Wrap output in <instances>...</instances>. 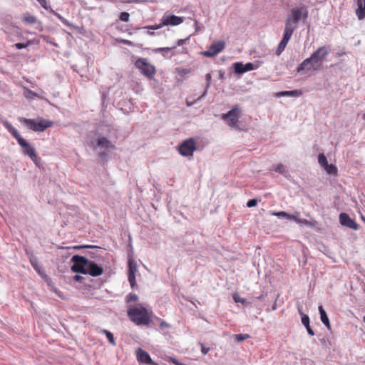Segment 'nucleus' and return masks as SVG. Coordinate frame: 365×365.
Here are the masks:
<instances>
[{
	"instance_id": "obj_30",
	"label": "nucleus",
	"mask_w": 365,
	"mask_h": 365,
	"mask_svg": "<svg viewBox=\"0 0 365 365\" xmlns=\"http://www.w3.org/2000/svg\"><path fill=\"white\" fill-rule=\"evenodd\" d=\"M31 43V41H28L26 43H16L14 45V46L17 49H22L26 48Z\"/></svg>"
},
{
	"instance_id": "obj_10",
	"label": "nucleus",
	"mask_w": 365,
	"mask_h": 365,
	"mask_svg": "<svg viewBox=\"0 0 365 365\" xmlns=\"http://www.w3.org/2000/svg\"><path fill=\"white\" fill-rule=\"evenodd\" d=\"M241 109L239 106H235L227 113L222 115L223 119L230 127H235L241 116Z\"/></svg>"
},
{
	"instance_id": "obj_9",
	"label": "nucleus",
	"mask_w": 365,
	"mask_h": 365,
	"mask_svg": "<svg viewBox=\"0 0 365 365\" xmlns=\"http://www.w3.org/2000/svg\"><path fill=\"white\" fill-rule=\"evenodd\" d=\"M330 52V47L329 46H323L319 47L310 56L312 60L319 66L322 69L323 63L326 61V58Z\"/></svg>"
},
{
	"instance_id": "obj_35",
	"label": "nucleus",
	"mask_w": 365,
	"mask_h": 365,
	"mask_svg": "<svg viewBox=\"0 0 365 365\" xmlns=\"http://www.w3.org/2000/svg\"><path fill=\"white\" fill-rule=\"evenodd\" d=\"M233 299L235 302H240L242 304H245L246 302V299L241 298L237 294H235L233 295Z\"/></svg>"
},
{
	"instance_id": "obj_37",
	"label": "nucleus",
	"mask_w": 365,
	"mask_h": 365,
	"mask_svg": "<svg viewBox=\"0 0 365 365\" xmlns=\"http://www.w3.org/2000/svg\"><path fill=\"white\" fill-rule=\"evenodd\" d=\"M244 67H245V73L255 69V66H254L253 63H247L245 64Z\"/></svg>"
},
{
	"instance_id": "obj_20",
	"label": "nucleus",
	"mask_w": 365,
	"mask_h": 365,
	"mask_svg": "<svg viewBox=\"0 0 365 365\" xmlns=\"http://www.w3.org/2000/svg\"><path fill=\"white\" fill-rule=\"evenodd\" d=\"M302 323L306 327L308 334L310 336H314V331H313V329L311 328V327L309 325V318L307 314H303V316L302 317Z\"/></svg>"
},
{
	"instance_id": "obj_5",
	"label": "nucleus",
	"mask_w": 365,
	"mask_h": 365,
	"mask_svg": "<svg viewBox=\"0 0 365 365\" xmlns=\"http://www.w3.org/2000/svg\"><path fill=\"white\" fill-rule=\"evenodd\" d=\"M19 120L28 128L35 132H43L48 128L53 125V121L43 118H38L36 120H34L21 117Z\"/></svg>"
},
{
	"instance_id": "obj_12",
	"label": "nucleus",
	"mask_w": 365,
	"mask_h": 365,
	"mask_svg": "<svg viewBox=\"0 0 365 365\" xmlns=\"http://www.w3.org/2000/svg\"><path fill=\"white\" fill-rule=\"evenodd\" d=\"M128 278L130 282V287L134 288L136 287L135 273L138 271L137 264L135 260L132 258L128 259Z\"/></svg>"
},
{
	"instance_id": "obj_49",
	"label": "nucleus",
	"mask_w": 365,
	"mask_h": 365,
	"mask_svg": "<svg viewBox=\"0 0 365 365\" xmlns=\"http://www.w3.org/2000/svg\"><path fill=\"white\" fill-rule=\"evenodd\" d=\"M210 78H211V75H210V73H207V74L206 75V79H207V81H209Z\"/></svg>"
},
{
	"instance_id": "obj_40",
	"label": "nucleus",
	"mask_w": 365,
	"mask_h": 365,
	"mask_svg": "<svg viewBox=\"0 0 365 365\" xmlns=\"http://www.w3.org/2000/svg\"><path fill=\"white\" fill-rule=\"evenodd\" d=\"M200 347H201V351L203 354H207L210 351V348L205 347L204 346V344L202 343L200 344Z\"/></svg>"
},
{
	"instance_id": "obj_38",
	"label": "nucleus",
	"mask_w": 365,
	"mask_h": 365,
	"mask_svg": "<svg viewBox=\"0 0 365 365\" xmlns=\"http://www.w3.org/2000/svg\"><path fill=\"white\" fill-rule=\"evenodd\" d=\"M257 204V200L256 199H252V200H250L247 203V206L248 207H255L256 206Z\"/></svg>"
},
{
	"instance_id": "obj_43",
	"label": "nucleus",
	"mask_w": 365,
	"mask_h": 365,
	"mask_svg": "<svg viewBox=\"0 0 365 365\" xmlns=\"http://www.w3.org/2000/svg\"><path fill=\"white\" fill-rule=\"evenodd\" d=\"M160 327L162 329H165V328H169L170 325L167 322L162 321V322H160Z\"/></svg>"
},
{
	"instance_id": "obj_50",
	"label": "nucleus",
	"mask_w": 365,
	"mask_h": 365,
	"mask_svg": "<svg viewBox=\"0 0 365 365\" xmlns=\"http://www.w3.org/2000/svg\"><path fill=\"white\" fill-rule=\"evenodd\" d=\"M299 309V314H300L302 315V316H303V314H304V313H302V308H301V307H299V309Z\"/></svg>"
},
{
	"instance_id": "obj_2",
	"label": "nucleus",
	"mask_w": 365,
	"mask_h": 365,
	"mask_svg": "<svg viewBox=\"0 0 365 365\" xmlns=\"http://www.w3.org/2000/svg\"><path fill=\"white\" fill-rule=\"evenodd\" d=\"M127 312L130 321L138 326H148L151 322L153 312L141 304L130 306Z\"/></svg>"
},
{
	"instance_id": "obj_13",
	"label": "nucleus",
	"mask_w": 365,
	"mask_h": 365,
	"mask_svg": "<svg viewBox=\"0 0 365 365\" xmlns=\"http://www.w3.org/2000/svg\"><path fill=\"white\" fill-rule=\"evenodd\" d=\"M184 21V17L177 16L173 14H165L161 19L163 26H178Z\"/></svg>"
},
{
	"instance_id": "obj_29",
	"label": "nucleus",
	"mask_w": 365,
	"mask_h": 365,
	"mask_svg": "<svg viewBox=\"0 0 365 365\" xmlns=\"http://www.w3.org/2000/svg\"><path fill=\"white\" fill-rule=\"evenodd\" d=\"M292 220H294L298 224H303V225H305L307 226H312V224L309 220H307L306 219L298 218L297 216H296V215H295V219H293Z\"/></svg>"
},
{
	"instance_id": "obj_46",
	"label": "nucleus",
	"mask_w": 365,
	"mask_h": 365,
	"mask_svg": "<svg viewBox=\"0 0 365 365\" xmlns=\"http://www.w3.org/2000/svg\"><path fill=\"white\" fill-rule=\"evenodd\" d=\"M91 247H93V246H91V245H84V246H76L74 247L75 249H81V248H91Z\"/></svg>"
},
{
	"instance_id": "obj_1",
	"label": "nucleus",
	"mask_w": 365,
	"mask_h": 365,
	"mask_svg": "<svg viewBox=\"0 0 365 365\" xmlns=\"http://www.w3.org/2000/svg\"><path fill=\"white\" fill-rule=\"evenodd\" d=\"M73 264L71 270L76 273L90 274L92 277H98L103 273V269L93 261L88 260L86 257L79 255H74L71 258Z\"/></svg>"
},
{
	"instance_id": "obj_51",
	"label": "nucleus",
	"mask_w": 365,
	"mask_h": 365,
	"mask_svg": "<svg viewBox=\"0 0 365 365\" xmlns=\"http://www.w3.org/2000/svg\"><path fill=\"white\" fill-rule=\"evenodd\" d=\"M80 278H81V277L78 275L75 276L76 280H79Z\"/></svg>"
},
{
	"instance_id": "obj_54",
	"label": "nucleus",
	"mask_w": 365,
	"mask_h": 365,
	"mask_svg": "<svg viewBox=\"0 0 365 365\" xmlns=\"http://www.w3.org/2000/svg\"><path fill=\"white\" fill-rule=\"evenodd\" d=\"M363 320H364V322L365 323V316L364 317Z\"/></svg>"
},
{
	"instance_id": "obj_39",
	"label": "nucleus",
	"mask_w": 365,
	"mask_h": 365,
	"mask_svg": "<svg viewBox=\"0 0 365 365\" xmlns=\"http://www.w3.org/2000/svg\"><path fill=\"white\" fill-rule=\"evenodd\" d=\"M275 96L280 97V96H289V91H282L279 93H277Z\"/></svg>"
},
{
	"instance_id": "obj_27",
	"label": "nucleus",
	"mask_w": 365,
	"mask_h": 365,
	"mask_svg": "<svg viewBox=\"0 0 365 365\" xmlns=\"http://www.w3.org/2000/svg\"><path fill=\"white\" fill-rule=\"evenodd\" d=\"M31 264L32 265V267H34V269L40 274V275H43V273L41 272V267L40 266L38 265V262L36 259H31Z\"/></svg>"
},
{
	"instance_id": "obj_21",
	"label": "nucleus",
	"mask_w": 365,
	"mask_h": 365,
	"mask_svg": "<svg viewBox=\"0 0 365 365\" xmlns=\"http://www.w3.org/2000/svg\"><path fill=\"white\" fill-rule=\"evenodd\" d=\"M22 21L24 23L28 24H34L36 23L37 19L36 16H34L33 15H31L29 14H26L24 16Z\"/></svg>"
},
{
	"instance_id": "obj_52",
	"label": "nucleus",
	"mask_w": 365,
	"mask_h": 365,
	"mask_svg": "<svg viewBox=\"0 0 365 365\" xmlns=\"http://www.w3.org/2000/svg\"><path fill=\"white\" fill-rule=\"evenodd\" d=\"M361 219L365 222V217L364 216H361Z\"/></svg>"
},
{
	"instance_id": "obj_34",
	"label": "nucleus",
	"mask_w": 365,
	"mask_h": 365,
	"mask_svg": "<svg viewBox=\"0 0 365 365\" xmlns=\"http://www.w3.org/2000/svg\"><path fill=\"white\" fill-rule=\"evenodd\" d=\"M302 91L301 90H293L289 91V96L299 97L302 95Z\"/></svg>"
},
{
	"instance_id": "obj_11",
	"label": "nucleus",
	"mask_w": 365,
	"mask_h": 365,
	"mask_svg": "<svg viewBox=\"0 0 365 365\" xmlns=\"http://www.w3.org/2000/svg\"><path fill=\"white\" fill-rule=\"evenodd\" d=\"M225 48V43L223 41H218L210 46L207 51L202 53L206 57H213L222 51Z\"/></svg>"
},
{
	"instance_id": "obj_48",
	"label": "nucleus",
	"mask_w": 365,
	"mask_h": 365,
	"mask_svg": "<svg viewBox=\"0 0 365 365\" xmlns=\"http://www.w3.org/2000/svg\"><path fill=\"white\" fill-rule=\"evenodd\" d=\"M124 43L127 44V45H131V42L130 41H128V40H125V41H123Z\"/></svg>"
},
{
	"instance_id": "obj_45",
	"label": "nucleus",
	"mask_w": 365,
	"mask_h": 365,
	"mask_svg": "<svg viewBox=\"0 0 365 365\" xmlns=\"http://www.w3.org/2000/svg\"><path fill=\"white\" fill-rule=\"evenodd\" d=\"M162 26H163V25H161V24H160V25L151 26L150 27V29H153V30H157V29H160Z\"/></svg>"
},
{
	"instance_id": "obj_32",
	"label": "nucleus",
	"mask_w": 365,
	"mask_h": 365,
	"mask_svg": "<svg viewBox=\"0 0 365 365\" xmlns=\"http://www.w3.org/2000/svg\"><path fill=\"white\" fill-rule=\"evenodd\" d=\"M235 337L237 341H244V340L250 338V335L247 334H235Z\"/></svg>"
},
{
	"instance_id": "obj_18",
	"label": "nucleus",
	"mask_w": 365,
	"mask_h": 365,
	"mask_svg": "<svg viewBox=\"0 0 365 365\" xmlns=\"http://www.w3.org/2000/svg\"><path fill=\"white\" fill-rule=\"evenodd\" d=\"M356 4V15L359 20H363L365 18V0H357Z\"/></svg>"
},
{
	"instance_id": "obj_8",
	"label": "nucleus",
	"mask_w": 365,
	"mask_h": 365,
	"mask_svg": "<svg viewBox=\"0 0 365 365\" xmlns=\"http://www.w3.org/2000/svg\"><path fill=\"white\" fill-rule=\"evenodd\" d=\"M196 150V142L192 138L185 140L178 147V152L184 157H192Z\"/></svg>"
},
{
	"instance_id": "obj_25",
	"label": "nucleus",
	"mask_w": 365,
	"mask_h": 365,
	"mask_svg": "<svg viewBox=\"0 0 365 365\" xmlns=\"http://www.w3.org/2000/svg\"><path fill=\"white\" fill-rule=\"evenodd\" d=\"M318 163L322 168H324L326 165H327L328 161L326 156L323 153H321L318 155Z\"/></svg>"
},
{
	"instance_id": "obj_47",
	"label": "nucleus",
	"mask_w": 365,
	"mask_h": 365,
	"mask_svg": "<svg viewBox=\"0 0 365 365\" xmlns=\"http://www.w3.org/2000/svg\"><path fill=\"white\" fill-rule=\"evenodd\" d=\"M170 361H172L175 365H180V362H179L177 359H175L174 358H171L170 359Z\"/></svg>"
},
{
	"instance_id": "obj_42",
	"label": "nucleus",
	"mask_w": 365,
	"mask_h": 365,
	"mask_svg": "<svg viewBox=\"0 0 365 365\" xmlns=\"http://www.w3.org/2000/svg\"><path fill=\"white\" fill-rule=\"evenodd\" d=\"M58 18L61 19V21H62V23L64 24V25H66L68 26H71V24L68 23V21L63 19V17L58 16Z\"/></svg>"
},
{
	"instance_id": "obj_6",
	"label": "nucleus",
	"mask_w": 365,
	"mask_h": 365,
	"mask_svg": "<svg viewBox=\"0 0 365 365\" xmlns=\"http://www.w3.org/2000/svg\"><path fill=\"white\" fill-rule=\"evenodd\" d=\"M134 66L140 73L149 79H153L156 74V68L145 58H138L134 63Z\"/></svg>"
},
{
	"instance_id": "obj_15",
	"label": "nucleus",
	"mask_w": 365,
	"mask_h": 365,
	"mask_svg": "<svg viewBox=\"0 0 365 365\" xmlns=\"http://www.w3.org/2000/svg\"><path fill=\"white\" fill-rule=\"evenodd\" d=\"M97 146L101 147L102 148L106 150V151L100 153L99 156L102 158H103L106 155L107 152H108L111 149L115 148V145H113L112 143L106 137L100 138L97 140Z\"/></svg>"
},
{
	"instance_id": "obj_22",
	"label": "nucleus",
	"mask_w": 365,
	"mask_h": 365,
	"mask_svg": "<svg viewBox=\"0 0 365 365\" xmlns=\"http://www.w3.org/2000/svg\"><path fill=\"white\" fill-rule=\"evenodd\" d=\"M272 215H274V216H277V217H286L288 220L295 219V215L289 214V213H287L286 212H284V211L273 212H272Z\"/></svg>"
},
{
	"instance_id": "obj_44",
	"label": "nucleus",
	"mask_w": 365,
	"mask_h": 365,
	"mask_svg": "<svg viewBox=\"0 0 365 365\" xmlns=\"http://www.w3.org/2000/svg\"><path fill=\"white\" fill-rule=\"evenodd\" d=\"M188 38H185V39H179L176 42V44L177 46H182L185 43V42L186 41V40H187Z\"/></svg>"
},
{
	"instance_id": "obj_24",
	"label": "nucleus",
	"mask_w": 365,
	"mask_h": 365,
	"mask_svg": "<svg viewBox=\"0 0 365 365\" xmlns=\"http://www.w3.org/2000/svg\"><path fill=\"white\" fill-rule=\"evenodd\" d=\"M101 332L104 334L107 339H108L109 342L113 345V346H115V339L113 337V334L109 331L108 330H106V329H101Z\"/></svg>"
},
{
	"instance_id": "obj_53",
	"label": "nucleus",
	"mask_w": 365,
	"mask_h": 365,
	"mask_svg": "<svg viewBox=\"0 0 365 365\" xmlns=\"http://www.w3.org/2000/svg\"><path fill=\"white\" fill-rule=\"evenodd\" d=\"M363 119L365 120V113L363 114Z\"/></svg>"
},
{
	"instance_id": "obj_14",
	"label": "nucleus",
	"mask_w": 365,
	"mask_h": 365,
	"mask_svg": "<svg viewBox=\"0 0 365 365\" xmlns=\"http://www.w3.org/2000/svg\"><path fill=\"white\" fill-rule=\"evenodd\" d=\"M293 32L286 29H284L283 38L280 43L278 45L277 49L276 51V55L279 56L285 49L289 41L290 40Z\"/></svg>"
},
{
	"instance_id": "obj_7",
	"label": "nucleus",
	"mask_w": 365,
	"mask_h": 365,
	"mask_svg": "<svg viewBox=\"0 0 365 365\" xmlns=\"http://www.w3.org/2000/svg\"><path fill=\"white\" fill-rule=\"evenodd\" d=\"M321 70L319 66L314 63V60H312V57L307 58L304 59L297 67V72L302 74L311 75L314 71Z\"/></svg>"
},
{
	"instance_id": "obj_17",
	"label": "nucleus",
	"mask_w": 365,
	"mask_h": 365,
	"mask_svg": "<svg viewBox=\"0 0 365 365\" xmlns=\"http://www.w3.org/2000/svg\"><path fill=\"white\" fill-rule=\"evenodd\" d=\"M137 359L140 363L154 364L148 353L142 349H138L137 351Z\"/></svg>"
},
{
	"instance_id": "obj_16",
	"label": "nucleus",
	"mask_w": 365,
	"mask_h": 365,
	"mask_svg": "<svg viewBox=\"0 0 365 365\" xmlns=\"http://www.w3.org/2000/svg\"><path fill=\"white\" fill-rule=\"evenodd\" d=\"M339 222L343 226H346L355 230L359 229V225L346 213H341L339 215Z\"/></svg>"
},
{
	"instance_id": "obj_36",
	"label": "nucleus",
	"mask_w": 365,
	"mask_h": 365,
	"mask_svg": "<svg viewBox=\"0 0 365 365\" xmlns=\"http://www.w3.org/2000/svg\"><path fill=\"white\" fill-rule=\"evenodd\" d=\"M173 50V48H169V47H163V48H155L153 50V51L155 53H160V52H162V51H167V52H169V51H172Z\"/></svg>"
},
{
	"instance_id": "obj_41",
	"label": "nucleus",
	"mask_w": 365,
	"mask_h": 365,
	"mask_svg": "<svg viewBox=\"0 0 365 365\" xmlns=\"http://www.w3.org/2000/svg\"><path fill=\"white\" fill-rule=\"evenodd\" d=\"M36 1L41 4V6L43 8H44L45 9H48L46 0H36Z\"/></svg>"
},
{
	"instance_id": "obj_28",
	"label": "nucleus",
	"mask_w": 365,
	"mask_h": 365,
	"mask_svg": "<svg viewBox=\"0 0 365 365\" xmlns=\"http://www.w3.org/2000/svg\"><path fill=\"white\" fill-rule=\"evenodd\" d=\"M138 300V297L135 294L130 293L126 296L125 301L127 303L135 302Z\"/></svg>"
},
{
	"instance_id": "obj_31",
	"label": "nucleus",
	"mask_w": 365,
	"mask_h": 365,
	"mask_svg": "<svg viewBox=\"0 0 365 365\" xmlns=\"http://www.w3.org/2000/svg\"><path fill=\"white\" fill-rule=\"evenodd\" d=\"M130 14L128 12H121L119 16L120 21L123 22H128L129 20Z\"/></svg>"
},
{
	"instance_id": "obj_4",
	"label": "nucleus",
	"mask_w": 365,
	"mask_h": 365,
	"mask_svg": "<svg viewBox=\"0 0 365 365\" xmlns=\"http://www.w3.org/2000/svg\"><path fill=\"white\" fill-rule=\"evenodd\" d=\"M4 125L9 130V132L12 135V136L17 140L19 145L22 148L23 153L26 155H28L32 160V161L36 165H38V156L35 148L21 136L19 131L9 122L6 121Z\"/></svg>"
},
{
	"instance_id": "obj_33",
	"label": "nucleus",
	"mask_w": 365,
	"mask_h": 365,
	"mask_svg": "<svg viewBox=\"0 0 365 365\" xmlns=\"http://www.w3.org/2000/svg\"><path fill=\"white\" fill-rule=\"evenodd\" d=\"M274 170L280 174H284L286 172L285 167L281 163L276 166Z\"/></svg>"
},
{
	"instance_id": "obj_23",
	"label": "nucleus",
	"mask_w": 365,
	"mask_h": 365,
	"mask_svg": "<svg viewBox=\"0 0 365 365\" xmlns=\"http://www.w3.org/2000/svg\"><path fill=\"white\" fill-rule=\"evenodd\" d=\"M324 169L326 172L329 175H337V168L333 164H327Z\"/></svg>"
},
{
	"instance_id": "obj_19",
	"label": "nucleus",
	"mask_w": 365,
	"mask_h": 365,
	"mask_svg": "<svg viewBox=\"0 0 365 365\" xmlns=\"http://www.w3.org/2000/svg\"><path fill=\"white\" fill-rule=\"evenodd\" d=\"M319 312L320 314V319L322 322L329 329L331 327L330 322L328 316L322 306L319 307Z\"/></svg>"
},
{
	"instance_id": "obj_3",
	"label": "nucleus",
	"mask_w": 365,
	"mask_h": 365,
	"mask_svg": "<svg viewBox=\"0 0 365 365\" xmlns=\"http://www.w3.org/2000/svg\"><path fill=\"white\" fill-rule=\"evenodd\" d=\"M309 16V11L307 6L301 4L299 6L293 7L288 14L284 29L294 33L298 27L299 21H306Z\"/></svg>"
},
{
	"instance_id": "obj_26",
	"label": "nucleus",
	"mask_w": 365,
	"mask_h": 365,
	"mask_svg": "<svg viewBox=\"0 0 365 365\" xmlns=\"http://www.w3.org/2000/svg\"><path fill=\"white\" fill-rule=\"evenodd\" d=\"M235 71L237 73H245V67L242 63H235L234 65Z\"/></svg>"
}]
</instances>
